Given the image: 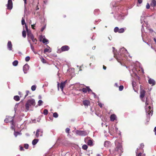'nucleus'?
I'll use <instances>...</instances> for the list:
<instances>
[{"label": "nucleus", "instance_id": "f257e3e1", "mask_svg": "<svg viewBox=\"0 0 156 156\" xmlns=\"http://www.w3.org/2000/svg\"><path fill=\"white\" fill-rule=\"evenodd\" d=\"M146 106L145 107V108L146 110V113H148L147 114V117H148L149 118L150 116L152 115L153 114V111L151 109V107L150 106H147V105H149V102L148 101V99L147 98H146V102H145Z\"/></svg>", "mask_w": 156, "mask_h": 156}, {"label": "nucleus", "instance_id": "f03ea898", "mask_svg": "<svg viewBox=\"0 0 156 156\" xmlns=\"http://www.w3.org/2000/svg\"><path fill=\"white\" fill-rule=\"evenodd\" d=\"M35 105V100L33 99L28 100L25 105L26 109L28 111L29 108L32 106H34Z\"/></svg>", "mask_w": 156, "mask_h": 156}, {"label": "nucleus", "instance_id": "7ed1b4c3", "mask_svg": "<svg viewBox=\"0 0 156 156\" xmlns=\"http://www.w3.org/2000/svg\"><path fill=\"white\" fill-rule=\"evenodd\" d=\"M116 147L115 149V151H118L119 153H121L122 152V145L120 143H119L117 140H116L115 141Z\"/></svg>", "mask_w": 156, "mask_h": 156}, {"label": "nucleus", "instance_id": "20e7f679", "mask_svg": "<svg viewBox=\"0 0 156 156\" xmlns=\"http://www.w3.org/2000/svg\"><path fill=\"white\" fill-rule=\"evenodd\" d=\"M76 134L80 136H85L87 135L88 133L86 131L77 130L76 131Z\"/></svg>", "mask_w": 156, "mask_h": 156}, {"label": "nucleus", "instance_id": "39448f33", "mask_svg": "<svg viewBox=\"0 0 156 156\" xmlns=\"http://www.w3.org/2000/svg\"><path fill=\"white\" fill-rule=\"evenodd\" d=\"M25 26L26 30L27 31V36L28 38H30V39H31L32 38V37H34L33 34L31 33V32L30 31H29L27 27L26 24H25Z\"/></svg>", "mask_w": 156, "mask_h": 156}, {"label": "nucleus", "instance_id": "423d86ee", "mask_svg": "<svg viewBox=\"0 0 156 156\" xmlns=\"http://www.w3.org/2000/svg\"><path fill=\"white\" fill-rule=\"evenodd\" d=\"M12 0H8V4L6 5L7 9L9 10L11 9L12 8Z\"/></svg>", "mask_w": 156, "mask_h": 156}, {"label": "nucleus", "instance_id": "0eeeda50", "mask_svg": "<svg viewBox=\"0 0 156 156\" xmlns=\"http://www.w3.org/2000/svg\"><path fill=\"white\" fill-rule=\"evenodd\" d=\"M146 91L145 90H141L140 93V97L142 101L144 102V100L143 99L144 98L145 96V93Z\"/></svg>", "mask_w": 156, "mask_h": 156}, {"label": "nucleus", "instance_id": "6e6552de", "mask_svg": "<svg viewBox=\"0 0 156 156\" xmlns=\"http://www.w3.org/2000/svg\"><path fill=\"white\" fill-rule=\"evenodd\" d=\"M43 133V131L41 129H37L36 132V133L35 134V136L36 137H38L40 135V136H42V133Z\"/></svg>", "mask_w": 156, "mask_h": 156}, {"label": "nucleus", "instance_id": "1a4fd4ad", "mask_svg": "<svg viewBox=\"0 0 156 156\" xmlns=\"http://www.w3.org/2000/svg\"><path fill=\"white\" fill-rule=\"evenodd\" d=\"M40 41H41V40L42 39V42L43 43H46V44L47 43H48V40L47 39H46L45 38V37L44 36H42L41 35L40 36Z\"/></svg>", "mask_w": 156, "mask_h": 156}, {"label": "nucleus", "instance_id": "9d476101", "mask_svg": "<svg viewBox=\"0 0 156 156\" xmlns=\"http://www.w3.org/2000/svg\"><path fill=\"white\" fill-rule=\"evenodd\" d=\"M29 69V66L28 64H26L23 66V70L24 73H27V72Z\"/></svg>", "mask_w": 156, "mask_h": 156}, {"label": "nucleus", "instance_id": "9b49d317", "mask_svg": "<svg viewBox=\"0 0 156 156\" xmlns=\"http://www.w3.org/2000/svg\"><path fill=\"white\" fill-rule=\"evenodd\" d=\"M112 48H113V52L114 53V57L119 62H120V60L121 59V58H120V57L119 56V55H117L114 52V50L115 49V48L114 47H112Z\"/></svg>", "mask_w": 156, "mask_h": 156}, {"label": "nucleus", "instance_id": "f8f14e48", "mask_svg": "<svg viewBox=\"0 0 156 156\" xmlns=\"http://www.w3.org/2000/svg\"><path fill=\"white\" fill-rule=\"evenodd\" d=\"M14 117V116H13L12 117H9V118H10L12 120H9L8 118V116H7L6 118L4 120V122H12V125H13V123H14L13 122V120Z\"/></svg>", "mask_w": 156, "mask_h": 156}, {"label": "nucleus", "instance_id": "ddd939ff", "mask_svg": "<svg viewBox=\"0 0 156 156\" xmlns=\"http://www.w3.org/2000/svg\"><path fill=\"white\" fill-rule=\"evenodd\" d=\"M7 48L9 51L12 50V44L11 41L8 42L7 45Z\"/></svg>", "mask_w": 156, "mask_h": 156}, {"label": "nucleus", "instance_id": "4468645a", "mask_svg": "<svg viewBox=\"0 0 156 156\" xmlns=\"http://www.w3.org/2000/svg\"><path fill=\"white\" fill-rule=\"evenodd\" d=\"M69 49V47L67 45L63 46L61 48V50L63 51H68Z\"/></svg>", "mask_w": 156, "mask_h": 156}, {"label": "nucleus", "instance_id": "2eb2a0df", "mask_svg": "<svg viewBox=\"0 0 156 156\" xmlns=\"http://www.w3.org/2000/svg\"><path fill=\"white\" fill-rule=\"evenodd\" d=\"M114 128L113 126H111L109 129V132L112 135H113L114 133Z\"/></svg>", "mask_w": 156, "mask_h": 156}, {"label": "nucleus", "instance_id": "dca6fc26", "mask_svg": "<svg viewBox=\"0 0 156 156\" xmlns=\"http://www.w3.org/2000/svg\"><path fill=\"white\" fill-rule=\"evenodd\" d=\"M148 83L150 84H152V85L153 86L155 85V82L153 79L150 78L148 80Z\"/></svg>", "mask_w": 156, "mask_h": 156}, {"label": "nucleus", "instance_id": "f3484780", "mask_svg": "<svg viewBox=\"0 0 156 156\" xmlns=\"http://www.w3.org/2000/svg\"><path fill=\"white\" fill-rule=\"evenodd\" d=\"M150 5L151 6L153 7L156 6V1L155 0H152L150 3Z\"/></svg>", "mask_w": 156, "mask_h": 156}, {"label": "nucleus", "instance_id": "a211bd4d", "mask_svg": "<svg viewBox=\"0 0 156 156\" xmlns=\"http://www.w3.org/2000/svg\"><path fill=\"white\" fill-rule=\"evenodd\" d=\"M47 46L48 48H46L44 49V53H46L47 52H51V49L50 48V47H49L48 45H47Z\"/></svg>", "mask_w": 156, "mask_h": 156}, {"label": "nucleus", "instance_id": "6ab92c4d", "mask_svg": "<svg viewBox=\"0 0 156 156\" xmlns=\"http://www.w3.org/2000/svg\"><path fill=\"white\" fill-rule=\"evenodd\" d=\"M83 103L85 106L87 107L89 105L90 102L89 101L85 100L83 101Z\"/></svg>", "mask_w": 156, "mask_h": 156}, {"label": "nucleus", "instance_id": "aec40b11", "mask_svg": "<svg viewBox=\"0 0 156 156\" xmlns=\"http://www.w3.org/2000/svg\"><path fill=\"white\" fill-rule=\"evenodd\" d=\"M110 143L108 141H105L104 143V146L106 147H108L110 145Z\"/></svg>", "mask_w": 156, "mask_h": 156}, {"label": "nucleus", "instance_id": "412c9836", "mask_svg": "<svg viewBox=\"0 0 156 156\" xmlns=\"http://www.w3.org/2000/svg\"><path fill=\"white\" fill-rule=\"evenodd\" d=\"M116 118V115L114 114H112L110 116V119L112 121H113Z\"/></svg>", "mask_w": 156, "mask_h": 156}, {"label": "nucleus", "instance_id": "4be33fe9", "mask_svg": "<svg viewBox=\"0 0 156 156\" xmlns=\"http://www.w3.org/2000/svg\"><path fill=\"white\" fill-rule=\"evenodd\" d=\"M65 85L64 84V83H62V82H61L60 83V87L62 91H63V88L65 87Z\"/></svg>", "mask_w": 156, "mask_h": 156}, {"label": "nucleus", "instance_id": "5701e85b", "mask_svg": "<svg viewBox=\"0 0 156 156\" xmlns=\"http://www.w3.org/2000/svg\"><path fill=\"white\" fill-rule=\"evenodd\" d=\"M38 140L37 139H35L32 142V144L33 145H35L38 142Z\"/></svg>", "mask_w": 156, "mask_h": 156}, {"label": "nucleus", "instance_id": "b1692460", "mask_svg": "<svg viewBox=\"0 0 156 156\" xmlns=\"http://www.w3.org/2000/svg\"><path fill=\"white\" fill-rule=\"evenodd\" d=\"M14 99L16 101H19L20 100V97L17 95L15 96L14 97Z\"/></svg>", "mask_w": 156, "mask_h": 156}, {"label": "nucleus", "instance_id": "393cba45", "mask_svg": "<svg viewBox=\"0 0 156 156\" xmlns=\"http://www.w3.org/2000/svg\"><path fill=\"white\" fill-rule=\"evenodd\" d=\"M87 144L88 145L91 146L93 145V142L92 140H89L87 142Z\"/></svg>", "mask_w": 156, "mask_h": 156}, {"label": "nucleus", "instance_id": "a878e982", "mask_svg": "<svg viewBox=\"0 0 156 156\" xmlns=\"http://www.w3.org/2000/svg\"><path fill=\"white\" fill-rule=\"evenodd\" d=\"M14 134L15 137H16L18 135H21V133L19 132H16L15 131Z\"/></svg>", "mask_w": 156, "mask_h": 156}, {"label": "nucleus", "instance_id": "bb28decb", "mask_svg": "<svg viewBox=\"0 0 156 156\" xmlns=\"http://www.w3.org/2000/svg\"><path fill=\"white\" fill-rule=\"evenodd\" d=\"M18 61L17 60L14 61L12 63L13 65L14 66H16L18 64Z\"/></svg>", "mask_w": 156, "mask_h": 156}, {"label": "nucleus", "instance_id": "cd10ccee", "mask_svg": "<svg viewBox=\"0 0 156 156\" xmlns=\"http://www.w3.org/2000/svg\"><path fill=\"white\" fill-rule=\"evenodd\" d=\"M124 31V29L123 28H121L119 29L118 32L120 33H122Z\"/></svg>", "mask_w": 156, "mask_h": 156}, {"label": "nucleus", "instance_id": "c85d7f7f", "mask_svg": "<svg viewBox=\"0 0 156 156\" xmlns=\"http://www.w3.org/2000/svg\"><path fill=\"white\" fill-rule=\"evenodd\" d=\"M36 86L34 85L32 86L31 87V89L32 91H34L36 90Z\"/></svg>", "mask_w": 156, "mask_h": 156}, {"label": "nucleus", "instance_id": "c756f323", "mask_svg": "<svg viewBox=\"0 0 156 156\" xmlns=\"http://www.w3.org/2000/svg\"><path fill=\"white\" fill-rule=\"evenodd\" d=\"M22 36L24 37H25L26 36V33L25 30H24L22 32Z\"/></svg>", "mask_w": 156, "mask_h": 156}, {"label": "nucleus", "instance_id": "7c9ffc66", "mask_svg": "<svg viewBox=\"0 0 156 156\" xmlns=\"http://www.w3.org/2000/svg\"><path fill=\"white\" fill-rule=\"evenodd\" d=\"M82 148L84 150H86L87 148V146L86 145H83L82 146Z\"/></svg>", "mask_w": 156, "mask_h": 156}, {"label": "nucleus", "instance_id": "2f4dec72", "mask_svg": "<svg viewBox=\"0 0 156 156\" xmlns=\"http://www.w3.org/2000/svg\"><path fill=\"white\" fill-rule=\"evenodd\" d=\"M53 116L54 117L56 118L58 117V115L57 112H55L53 114Z\"/></svg>", "mask_w": 156, "mask_h": 156}, {"label": "nucleus", "instance_id": "473e14b6", "mask_svg": "<svg viewBox=\"0 0 156 156\" xmlns=\"http://www.w3.org/2000/svg\"><path fill=\"white\" fill-rule=\"evenodd\" d=\"M119 28L118 27H116L114 29V31L116 33L117 32H118L119 31Z\"/></svg>", "mask_w": 156, "mask_h": 156}, {"label": "nucleus", "instance_id": "72a5a7b5", "mask_svg": "<svg viewBox=\"0 0 156 156\" xmlns=\"http://www.w3.org/2000/svg\"><path fill=\"white\" fill-rule=\"evenodd\" d=\"M43 103V101L41 100H39L38 101V105L39 106L41 105Z\"/></svg>", "mask_w": 156, "mask_h": 156}, {"label": "nucleus", "instance_id": "f704fd0d", "mask_svg": "<svg viewBox=\"0 0 156 156\" xmlns=\"http://www.w3.org/2000/svg\"><path fill=\"white\" fill-rule=\"evenodd\" d=\"M31 39L32 40L33 42H35V44H36V42L37 41V40L36 39L34 38V37H32V38H31Z\"/></svg>", "mask_w": 156, "mask_h": 156}, {"label": "nucleus", "instance_id": "c9c22d12", "mask_svg": "<svg viewBox=\"0 0 156 156\" xmlns=\"http://www.w3.org/2000/svg\"><path fill=\"white\" fill-rule=\"evenodd\" d=\"M43 113L45 115H47L48 113V110L46 109H45Z\"/></svg>", "mask_w": 156, "mask_h": 156}, {"label": "nucleus", "instance_id": "e433bc0d", "mask_svg": "<svg viewBox=\"0 0 156 156\" xmlns=\"http://www.w3.org/2000/svg\"><path fill=\"white\" fill-rule=\"evenodd\" d=\"M21 23H22V25H23L25 24V20H24V19L23 17L22 18Z\"/></svg>", "mask_w": 156, "mask_h": 156}, {"label": "nucleus", "instance_id": "4c0bfd02", "mask_svg": "<svg viewBox=\"0 0 156 156\" xmlns=\"http://www.w3.org/2000/svg\"><path fill=\"white\" fill-rule=\"evenodd\" d=\"M124 87L122 85H121L119 87V91H122L123 90Z\"/></svg>", "mask_w": 156, "mask_h": 156}, {"label": "nucleus", "instance_id": "58836bf2", "mask_svg": "<svg viewBox=\"0 0 156 156\" xmlns=\"http://www.w3.org/2000/svg\"><path fill=\"white\" fill-rule=\"evenodd\" d=\"M138 149L137 148L136 151V156H142V153L141 152L139 153L138 154H137V152L138 151Z\"/></svg>", "mask_w": 156, "mask_h": 156}, {"label": "nucleus", "instance_id": "ea45409f", "mask_svg": "<svg viewBox=\"0 0 156 156\" xmlns=\"http://www.w3.org/2000/svg\"><path fill=\"white\" fill-rule=\"evenodd\" d=\"M82 90L83 92L86 93L87 91V88H83Z\"/></svg>", "mask_w": 156, "mask_h": 156}, {"label": "nucleus", "instance_id": "a19ab883", "mask_svg": "<svg viewBox=\"0 0 156 156\" xmlns=\"http://www.w3.org/2000/svg\"><path fill=\"white\" fill-rule=\"evenodd\" d=\"M132 84L133 87L134 89V87L136 86V82L134 81H133L132 82Z\"/></svg>", "mask_w": 156, "mask_h": 156}, {"label": "nucleus", "instance_id": "79ce46f5", "mask_svg": "<svg viewBox=\"0 0 156 156\" xmlns=\"http://www.w3.org/2000/svg\"><path fill=\"white\" fill-rule=\"evenodd\" d=\"M30 57L29 56H27L25 58V61L27 62H28L30 60Z\"/></svg>", "mask_w": 156, "mask_h": 156}, {"label": "nucleus", "instance_id": "37998d69", "mask_svg": "<svg viewBox=\"0 0 156 156\" xmlns=\"http://www.w3.org/2000/svg\"><path fill=\"white\" fill-rule=\"evenodd\" d=\"M124 51L125 52H127V50L124 48H123L120 49V51Z\"/></svg>", "mask_w": 156, "mask_h": 156}, {"label": "nucleus", "instance_id": "c03bdc74", "mask_svg": "<svg viewBox=\"0 0 156 156\" xmlns=\"http://www.w3.org/2000/svg\"><path fill=\"white\" fill-rule=\"evenodd\" d=\"M69 131L70 129L68 128H66V132L67 133H69Z\"/></svg>", "mask_w": 156, "mask_h": 156}, {"label": "nucleus", "instance_id": "a18cd8bd", "mask_svg": "<svg viewBox=\"0 0 156 156\" xmlns=\"http://www.w3.org/2000/svg\"><path fill=\"white\" fill-rule=\"evenodd\" d=\"M150 8V5L149 4V3H147L146 6V8L148 9H149Z\"/></svg>", "mask_w": 156, "mask_h": 156}, {"label": "nucleus", "instance_id": "49530a36", "mask_svg": "<svg viewBox=\"0 0 156 156\" xmlns=\"http://www.w3.org/2000/svg\"><path fill=\"white\" fill-rule=\"evenodd\" d=\"M24 147L26 149H27L28 148L29 145L27 144H24Z\"/></svg>", "mask_w": 156, "mask_h": 156}, {"label": "nucleus", "instance_id": "de8ad7c7", "mask_svg": "<svg viewBox=\"0 0 156 156\" xmlns=\"http://www.w3.org/2000/svg\"><path fill=\"white\" fill-rule=\"evenodd\" d=\"M30 46L31 48L32 49V51H34V47L31 44H30Z\"/></svg>", "mask_w": 156, "mask_h": 156}, {"label": "nucleus", "instance_id": "09e8293b", "mask_svg": "<svg viewBox=\"0 0 156 156\" xmlns=\"http://www.w3.org/2000/svg\"><path fill=\"white\" fill-rule=\"evenodd\" d=\"M26 94L25 96V98L28 94L29 93V91L28 90H27L26 91Z\"/></svg>", "mask_w": 156, "mask_h": 156}, {"label": "nucleus", "instance_id": "8fccbe9b", "mask_svg": "<svg viewBox=\"0 0 156 156\" xmlns=\"http://www.w3.org/2000/svg\"><path fill=\"white\" fill-rule=\"evenodd\" d=\"M41 61L43 63H45L46 62V60H45L43 58H41Z\"/></svg>", "mask_w": 156, "mask_h": 156}, {"label": "nucleus", "instance_id": "3c124183", "mask_svg": "<svg viewBox=\"0 0 156 156\" xmlns=\"http://www.w3.org/2000/svg\"><path fill=\"white\" fill-rule=\"evenodd\" d=\"M87 91H88V92H90V91H92V90H91V89H90L89 87H87Z\"/></svg>", "mask_w": 156, "mask_h": 156}, {"label": "nucleus", "instance_id": "603ef678", "mask_svg": "<svg viewBox=\"0 0 156 156\" xmlns=\"http://www.w3.org/2000/svg\"><path fill=\"white\" fill-rule=\"evenodd\" d=\"M98 105L101 108L103 105L101 103H99Z\"/></svg>", "mask_w": 156, "mask_h": 156}, {"label": "nucleus", "instance_id": "864d4df0", "mask_svg": "<svg viewBox=\"0 0 156 156\" xmlns=\"http://www.w3.org/2000/svg\"><path fill=\"white\" fill-rule=\"evenodd\" d=\"M141 23H143V20H142V19L143 20H144V17H141Z\"/></svg>", "mask_w": 156, "mask_h": 156}, {"label": "nucleus", "instance_id": "5fc2aeb1", "mask_svg": "<svg viewBox=\"0 0 156 156\" xmlns=\"http://www.w3.org/2000/svg\"><path fill=\"white\" fill-rule=\"evenodd\" d=\"M144 26H145V24H143L142 25V29H141V31H142V32H143V30H144Z\"/></svg>", "mask_w": 156, "mask_h": 156}, {"label": "nucleus", "instance_id": "6e6d98bb", "mask_svg": "<svg viewBox=\"0 0 156 156\" xmlns=\"http://www.w3.org/2000/svg\"><path fill=\"white\" fill-rule=\"evenodd\" d=\"M57 87L58 90H59V83L58 82V83Z\"/></svg>", "mask_w": 156, "mask_h": 156}, {"label": "nucleus", "instance_id": "4d7b16f0", "mask_svg": "<svg viewBox=\"0 0 156 156\" xmlns=\"http://www.w3.org/2000/svg\"><path fill=\"white\" fill-rule=\"evenodd\" d=\"M45 26H44V27H43L41 29V31H43L45 29Z\"/></svg>", "mask_w": 156, "mask_h": 156}, {"label": "nucleus", "instance_id": "13d9d810", "mask_svg": "<svg viewBox=\"0 0 156 156\" xmlns=\"http://www.w3.org/2000/svg\"><path fill=\"white\" fill-rule=\"evenodd\" d=\"M138 1L139 4H141L142 2V0H138Z\"/></svg>", "mask_w": 156, "mask_h": 156}, {"label": "nucleus", "instance_id": "bf43d9fd", "mask_svg": "<svg viewBox=\"0 0 156 156\" xmlns=\"http://www.w3.org/2000/svg\"><path fill=\"white\" fill-rule=\"evenodd\" d=\"M20 151H22L24 150L23 148V147L20 146Z\"/></svg>", "mask_w": 156, "mask_h": 156}, {"label": "nucleus", "instance_id": "052dcab7", "mask_svg": "<svg viewBox=\"0 0 156 156\" xmlns=\"http://www.w3.org/2000/svg\"><path fill=\"white\" fill-rule=\"evenodd\" d=\"M114 127L115 128V131H117L118 129V128H117V127L115 126H114Z\"/></svg>", "mask_w": 156, "mask_h": 156}, {"label": "nucleus", "instance_id": "680f3d73", "mask_svg": "<svg viewBox=\"0 0 156 156\" xmlns=\"http://www.w3.org/2000/svg\"><path fill=\"white\" fill-rule=\"evenodd\" d=\"M154 131L155 132V134L156 135V126L154 128Z\"/></svg>", "mask_w": 156, "mask_h": 156}, {"label": "nucleus", "instance_id": "e2e57ef3", "mask_svg": "<svg viewBox=\"0 0 156 156\" xmlns=\"http://www.w3.org/2000/svg\"><path fill=\"white\" fill-rule=\"evenodd\" d=\"M35 24H32L31 25V27H32V28L33 29H34V25H35Z\"/></svg>", "mask_w": 156, "mask_h": 156}, {"label": "nucleus", "instance_id": "0e129e2a", "mask_svg": "<svg viewBox=\"0 0 156 156\" xmlns=\"http://www.w3.org/2000/svg\"><path fill=\"white\" fill-rule=\"evenodd\" d=\"M115 86H116L117 87H119V86H118V84L117 83H115Z\"/></svg>", "mask_w": 156, "mask_h": 156}, {"label": "nucleus", "instance_id": "69168bd1", "mask_svg": "<svg viewBox=\"0 0 156 156\" xmlns=\"http://www.w3.org/2000/svg\"><path fill=\"white\" fill-rule=\"evenodd\" d=\"M103 69L104 70H105L106 69V66H103Z\"/></svg>", "mask_w": 156, "mask_h": 156}, {"label": "nucleus", "instance_id": "338daca9", "mask_svg": "<svg viewBox=\"0 0 156 156\" xmlns=\"http://www.w3.org/2000/svg\"><path fill=\"white\" fill-rule=\"evenodd\" d=\"M92 94L94 95V97L95 98V96H96L95 94L93 92H92Z\"/></svg>", "mask_w": 156, "mask_h": 156}, {"label": "nucleus", "instance_id": "774afa93", "mask_svg": "<svg viewBox=\"0 0 156 156\" xmlns=\"http://www.w3.org/2000/svg\"><path fill=\"white\" fill-rule=\"evenodd\" d=\"M9 117H11V116H8V120H12L10 118H9Z\"/></svg>", "mask_w": 156, "mask_h": 156}]
</instances>
